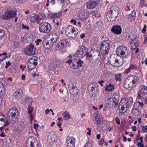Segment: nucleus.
<instances>
[{
	"label": "nucleus",
	"instance_id": "17",
	"mask_svg": "<svg viewBox=\"0 0 147 147\" xmlns=\"http://www.w3.org/2000/svg\"><path fill=\"white\" fill-rule=\"evenodd\" d=\"M121 28L120 26L115 25L112 27L111 30L114 34H121Z\"/></svg>",
	"mask_w": 147,
	"mask_h": 147
},
{
	"label": "nucleus",
	"instance_id": "16",
	"mask_svg": "<svg viewBox=\"0 0 147 147\" xmlns=\"http://www.w3.org/2000/svg\"><path fill=\"white\" fill-rule=\"evenodd\" d=\"M18 110L16 108H12L9 110L7 113V116L9 117L13 118L16 117V113H18Z\"/></svg>",
	"mask_w": 147,
	"mask_h": 147
},
{
	"label": "nucleus",
	"instance_id": "54",
	"mask_svg": "<svg viewBox=\"0 0 147 147\" xmlns=\"http://www.w3.org/2000/svg\"><path fill=\"white\" fill-rule=\"evenodd\" d=\"M42 41V40L41 39H38L35 41V42L36 43V45H38L39 42H41Z\"/></svg>",
	"mask_w": 147,
	"mask_h": 147
},
{
	"label": "nucleus",
	"instance_id": "26",
	"mask_svg": "<svg viewBox=\"0 0 147 147\" xmlns=\"http://www.w3.org/2000/svg\"><path fill=\"white\" fill-rule=\"evenodd\" d=\"M51 36V40L52 42V44L55 43L57 41L58 38V36L55 33H52Z\"/></svg>",
	"mask_w": 147,
	"mask_h": 147
},
{
	"label": "nucleus",
	"instance_id": "23",
	"mask_svg": "<svg viewBox=\"0 0 147 147\" xmlns=\"http://www.w3.org/2000/svg\"><path fill=\"white\" fill-rule=\"evenodd\" d=\"M22 94V91L21 90H18L15 92L13 96L16 99H17L20 98Z\"/></svg>",
	"mask_w": 147,
	"mask_h": 147
},
{
	"label": "nucleus",
	"instance_id": "51",
	"mask_svg": "<svg viewBox=\"0 0 147 147\" xmlns=\"http://www.w3.org/2000/svg\"><path fill=\"white\" fill-rule=\"evenodd\" d=\"M11 63L9 61L6 62V66L5 67V68L6 69L8 67L11 65Z\"/></svg>",
	"mask_w": 147,
	"mask_h": 147
},
{
	"label": "nucleus",
	"instance_id": "35",
	"mask_svg": "<svg viewBox=\"0 0 147 147\" xmlns=\"http://www.w3.org/2000/svg\"><path fill=\"white\" fill-rule=\"evenodd\" d=\"M141 92L144 94H147V87L144 86L142 87Z\"/></svg>",
	"mask_w": 147,
	"mask_h": 147
},
{
	"label": "nucleus",
	"instance_id": "4",
	"mask_svg": "<svg viewBox=\"0 0 147 147\" xmlns=\"http://www.w3.org/2000/svg\"><path fill=\"white\" fill-rule=\"evenodd\" d=\"M38 28L41 32L48 33L51 29V25L47 22H43L39 24Z\"/></svg>",
	"mask_w": 147,
	"mask_h": 147
},
{
	"label": "nucleus",
	"instance_id": "50",
	"mask_svg": "<svg viewBox=\"0 0 147 147\" xmlns=\"http://www.w3.org/2000/svg\"><path fill=\"white\" fill-rule=\"evenodd\" d=\"M101 119H98L96 121L97 125H100L101 123Z\"/></svg>",
	"mask_w": 147,
	"mask_h": 147
},
{
	"label": "nucleus",
	"instance_id": "14",
	"mask_svg": "<svg viewBox=\"0 0 147 147\" xmlns=\"http://www.w3.org/2000/svg\"><path fill=\"white\" fill-rule=\"evenodd\" d=\"M75 143V139L73 137H67L66 138V147H74Z\"/></svg>",
	"mask_w": 147,
	"mask_h": 147
},
{
	"label": "nucleus",
	"instance_id": "18",
	"mask_svg": "<svg viewBox=\"0 0 147 147\" xmlns=\"http://www.w3.org/2000/svg\"><path fill=\"white\" fill-rule=\"evenodd\" d=\"M37 63L36 61L30 60L27 63V66L30 70H32L36 66Z\"/></svg>",
	"mask_w": 147,
	"mask_h": 147
},
{
	"label": "nucleus",
	"instance_id": "32",
	"mask_svg": "<svg viewBox=\"0 0 147 147\" xmlns=\"http://www.w3.org/2000/svg\"><path fill=\"white\" fill-rule=\"evenodd\" d=\"M30 21L31 22L34 23L37 21H39L37 15H35L34 16L30 18Z\"/></svg>",
	"mask_w": 147,
	"mask_h": 147
},
{
	"label": "nucleus",
	"instance_id": "44",
	"mask_svg": "<svg viewBox=\"0 0 147 147\" xmlns=\"http://www.w3.org/2000/svg\"><path fill=\"white\" fill-rule=\"evenodd\" d=\"M5 34L4 31L1 29H0V40L4 36Z\"/></svg>",
	"mask_w": 147,
	"mask_h": 147
},
{
	"label": "nucleus",
	"instance_id": "62",
	"mask_svg": "<svg viewBox=\"0 0 147 147\" xmlns=\"http://www.w3.org/2000/svg\"><path fill=\"white\" fill-rule=\"evenodd\" d=\"M71 22L72 23H73V24L74 25H75L76 24V22L75 20H71Z\"/></svg>",
	"mask_w": 147,
	"mask_h": 147
},
{
	"label": "nucleus",
	"instance_id": "42",
	"mask_svg": "<svg viewBox=\"0 0 147 147\" xmlns=\"http://www.w3.org/2000/svg\"><path fill=\"white\" fill-rule=\"evenodd\" d=\"M92 143L91 141H88L84 147H92Z\"/></svg>",
	"mask_w": 147,
	"mask_h": 147
},
{
	"label": "nucleus",
	"instance_id": "58",
	"mask_svg": "<svg viewBox=\"0 0 147 147\" xmlns=\"http://www.w3.org/2000/svg\"><path fill=\"white\" fill-rule=\"evenodd\" d=\"M86 57H92V54L88 52H86Z\"/></svg>",
	"mask_w": 147,
	"mask_h": 147
},
{
	"label": "nucleus",
	"instance_id": "19",
	"mask_svg": "<svg viewBox=\"0 0 147 147\" xmlns=\"http://www.w3.org/2000/svg\"><path fill=\"white\" fill-rule=\"evenodd\" d=\"M68 43L69 42L67 40L63 39L57 43L56 46L57 48L61 47L64 46L66 47L68 45Z\"/></svg>",
	"mask_w": 147,
	"mask_h": 147
},
{
	"label": "nucleus",
	"instance_id": "45",
	"mask_svg": "<svg viewBox=\"0 0 147 147\" xmlns=\"http://www.w3.org/2000/svg\"><path fill=\"white\" fill-rule=\"evenodd\" d=\"M57 63L55 61H53L51 62V67H57Z\"/></svg>",
	"mask_w": 147,
	"mask_h": 147
},
{
	"label": "nucleus",
	"instance_id": "55",
	"mask_svg": "<svg viewBox=\"0 0 147 147\" xmlns=\"http://www.w3.org/2000/svg\"><path fill=\"white\" fill-rule=\"evenodd\" d=\"M104 140L103 139L101 138V140L99 143V144L102 146L104 143Z\"/></svg>",
	"mask_w": 147,
	"mask_h": 147
},
{
	"label": "nucleus",
	"instance_id": "30",
	"mask_svg": "<svg viewBox=\"0 0 147 147\" xmlns=\"http://www.w3.org/2000/svg\"><path fill=\"white\" fill-rule=\"evenodd\" d=\"M136 16V12L134 10H133L132 13L128 15L127 16V18L128 19H130L131 20H133L134 19V18Z\"/></svg>",
	"mask_w": 147,
	"mask_h": 147
},
{
	"label": "nucleus",
	"instance_id": "3",
	"mask_svg": "<svg viewBox=\"0 0 147 147\" xmlns=\"http://www.w3.org/2000/svg\"><path fill=\"white\" fill-rule=\"evenodd\" d=\"M133 102L132 98L129 97L127 98H123L121 101L119 106V108L123 111V113H125L127 110L128 108L131 106Z\"/></svg>",
	"mask_w": 147,
	"mask_h": 147
},
{
	"label": "nucleus",
	"instance_id": "15",
	"mask_svg": "<svg viewBox=\"0 0 147 147\" xmlns=\"http://www.w3.org/2000/svg\"><path fill=\"white\" fill-rule=\"evenodd\" d=\"M57 136L56 134L53 131L49 133L47 136V142L48 143L57 140Z\"/></svg>",
	"mask_w": 147,
	"mask_h": 147
},
{
	"label": "nucleus",
	"instance_id": "59",
	"mask_svg": "<svg viewBox=\"0 0 147 147\" xmlns=\"http://www.w3.org/2000/svg\"><path fill=\"white\" fill-rule=\"evenodd\" d=\"M22 29H25L27 30H28L29 29V27L25 26L23 24H22Z\"/></svg>",
	"mask_w": 147,
	"mask_h": 147
},
{
	"label": "nucleus",
	"instance_id": "53",
	"mask_svg": "<svg viewBox=\"0 0 147 147\" xmlns=\"http://www.w3.org/2000/svg\"><path fill=\"white\" fill-rule=\"evenodd\" d=\"M115 122L117 124L119 125L120 124V120L118 117H116L115 118Z\"/></svg>",
	"mask_w": 147,
	"mask_h": 147
},
{
	"label": "nucleus",
	"instance_id": "5",
	"mask_svg": "<svg viewBox=\"0 0 147 147\" xmlns=\"http://www.w3.org/2000/svg\"><path fill=\"white\" fill-rule=\"evenodd\" d=\"M66 34L69 37L74 38L77 35L78 31L73 26H69L65 30Z\"/></svg>",
	"mask_w": 147,
	"mask_h": 147
},
{
	"label": "nucleus",
	"instance_id": "24",
	"mask_svg": "<svg viewBox=\"0 0 147 147\" xmlns=\"http://www.w3.org/2000/svg\"><path fill=\"white\" fill-rule=\"evenodd\" d=\"M62 13L61 11L59 12L58 13H51L49 14V16L53 19H55L57 18L60 17L62 15Z\"/></svg>",
	"mask_w": 147,
	"mask_h": 147
},
{
	"label": "nucleus",
	"instance_id": "2",
	"mask_svg": "<svg viewBox=\"0 0 147 147\" xmlns=\"http://www.w3.org/2000/svg\"><path fill=\"white\" fill-rule=\"evenodd\" d=\"M119 13V8L115 6H112L108 11L106 17L108 20L113 22L115 20Z\"/></svg>",
	"mask_w": 147,
	"mask_h": 147
},
{
	"label": "nucleus",
	"instance_id": "29",
	"mask_svg": "<svg viewBox=\"0 0 147 147\" xmlns=\"http://www.w3.org/2000/svg\"><path fill=\"white\" fill-rule=\"evenodd\" d=\"M115 86L113 85L110 84L107 86L105 88L106 90L108 92H111L113 91V89L114 88Z\"/></svg>",
	"mask_w": 147,
	"mask_h": 147
},
{
	"label": "nucleus",
	"instance_id": "1",
	"mask_svg": "<svg viewBox=\"0 0 147 147\" xmlns=\"http://www.w3.org/2000/svg\"><path fill=\"white\" fill-rule=\"evenodd\" d=\"M116 52L117 55H121L123 61L122 62L120 63L117 59L115 60V63L119 65L118 66H120L123 64V61L124 60L123 58H127L130 53V51L127 47L123 45L118 47L116 50Z\"/></svg>",
	"mask_w": 147,
	"mask_h": 147
},
{
	"label": "nucleus",
	"instance_id": "20",
	"mask_svg": "<svg viewBox=\"0 0 147 147\" xmlns=\"http://www.w3.org/2000/svg\"><path fill=\"white\" fill-rule=\"evenodd\" d=\"M78 16L80 19L84 20L88 18V15L87 12H82L78 14Z\"/></svg>",
	"mask_w": 147,
	"mask_h": 147
},
{
	"label": "nucleus",
	"instance_id": "11",
	"mask_svg": "<svg viewBox=\"0 0 147 147\" xmlns=\"http://www.w3.org/2000/svg\"><path fill=\"white\" fill-rule=\"evenodd\" d=\"M98 0H90L87 3L86 6L88 9H93L98 5Z\"/></svg>",
	"mask_w": 147,
	"mask_h": 147
},
{
	"label": "nucleus",
	"instance_id": "12",
	"mask_svg": "<svg viewBox=\"0 0 147 147\" xmlns=\"http://www.w3.org/2000/svg\"><path fill=\"white\" fill-rule=\"evenodd\" d=\"M68 88L71 94L72 95L77 94L80 91L77 87L74 85L72 83H71L69 85Z\"/></svg>",
	"mask_w": 147,
	"mask_h": 147
},
{
	"label": "nucleus",
	"instance_id": "13",
	"mask_svg": "<svg viewBox=\"0 0 147 147\" xmlns=\"http://www.w3.org/2000/svg\"><path fill=\"white\" fill-rule=\"evenodd\" d=\"M107 102V104L111 108L116 107L118 104V100L114 97L109 98Z\"/></svg>",
	"mask_w": 147,
	"mask_h": 147
},
{
	"label": "nucleus",
	"instance_id": "64",
	"mask_svg": "<svg viewBox=\"0 0 147 147\" xmlns=\"http://www.w3.org/2000/svg\"><path fill=\"white\" fill-rule=\"evenodd\" d=\"M38 127V124H34V128L36 129H37V128Z\"/></svg>",
	"mask_w": 147,
	"mask_h": 147
},
{
	"label": "nucleus",
	"instance_id": "8",
	"mask_svg": "<svg viewBox=\"0 0 147 147\" xmlns=\"http://www.w3.org/2000/svg\"><path fill=\"white\" fill-rule=\"evenodd\" d=\"M136 80L133 79L132 77H129L125 80L124 86L126 89L133 87V84L136 83Z\"/></svg>",
	"mask_w": 147,
	"mask_h": 147
},
{
	"label": "nucleus",
	"instance_id": "38",
	"mask_svg": "<svg viewBox=\"0 0 147 147\" xmlns=\"http://www.w3.org/2000/svg\"><path fill=\"white\" fill-rule=\"evenodd\" d=\"M36 15L39 20L43 19L45 18V15L44 14L42 13H39Z\"/></svg>",
	"mask_w": 147,
	"mask_h": 147
},
{
	"label": "nucleus",
	"instance_id": "34",
	"mask_svg": "<svg viewBox=\"0 0 147 147\" xmlns=\"http://www.w3.org/2000/svg\"><path fill=\"white\" fill-rule=\"evenodd\" d=\"M103 26V23L101 21H99L97 22L95 27L98 28H101Z\"/></svg>",
	"mask_w": 147,
	"mask_h": 147
},
{
	"label": "nucleus",
	"instance_id": "36",
	"mask_svg": "<svg viewBox=\"0 0 147 147\" xmlns=\"http://www.w3.org/2000/svg\"><path fill=\"white\" fill-rule=\"evenodd\" d=\"M63 117L65 118V120L67 119H69L71 118V117L69 114L66 111L64 112L63 115Z\"/></svg>",
	"mask_w": 147,
	"mask_h": 147
},
{
	"label": "nucleus",
	"instance_id": "49",
	"mask_svg": "<svg viewBox=\"0 0 147 147\" xmlns=\"http://www.w3.org/2000/svg\"><path fill=\"white\" fill-rule=\"evenodd\" d=\"M131 70L136 69H137V67L135 65H131L129 67Z\"/></svg>",
	"mask_w": 147,
	"mask_h": 147
},
{
	"label": "nucleus",
	"instance_id": "22",
	"mask_svg": "<svg viewBox=\"0 0 147 147\" xmlns=\"http://www.w3.org/2000/svg\"><path fill=\"white\" fill-rule=\"evenodd\" d=\"M24 50L25 53L28 55H34L36 53V51H34L27 47L24 48Z\"/></svg>",
	"mask_w": 147,
	"mask_h": 147
},
{
	"label": "nucleus",
	"instance_id": "47",
	"mask_svg": "<svg viewBox=\"0 0 147 147\" xmlns=\"http://www.w3.org/2000/svg\"><path fill=\"white\" fill-rule=\"evenodd\" d=\"M28 47L31 49L32 50H34V51H36V49L34 48V45L32 44H30L29 46Z\"/></svg>",
	"mask_w": 147,
	"mask_h": 147
},
{
	"label": "nucleus",
	"instance_id": "61",
	"mask_svg": "<svg viewBox=\"0 0 147 147\" xmlns=\"http://www.w3.org/2000/svg\"><path fill=\"white\" fill-rule=\"evenodd\" d=\"M77 67L76 66L75 64L74 63L71 66V68L74 69H77Z\"/></svg>",
	"mask_w": 147,
	"mask_h": 147
},
{
	"label": "nucleus",
	"instance_id": "48",
	"mask_svg": "<svg viewBox=\"0 0 147 147\" xmlns=\"http://www.w3.org/2000/svg\"><path fill=\"white\" fill-rule=\"evenodd\" d=\"M28 38V39H27V40L29 42H32L34 40V38L33 37L32 35H30Z\"/></svg>",
	"mask_w": 147,
	"mask_h": 147
},
{
	"label": "nucleus",
	"instance_id": "41",
	"mask_svg": "<svg viewBox=\"0 0 147 147\" xmlns=\"http://www.w3.org/2000/svg\"><path fill=\"white\" fill-rule=\"evenodd\" d=\"M95 88L93 86L92 84H90L88 86V89L89 92H92L95 89Z\"/></svg>",
	"mask_w": 147,
	"mask_h": 147
},
{
	"label": "nucleus",
	"instance_id": "25",
	"mask_svg": "<svg viewBox=\"0 0 147 147\" xmlns=\"http://www.w3.org/2000/svg\"><path fill=\"white\" fill-rule=\"evenodd\" d=\"M42 44L43 47L46 49H49L50 47V46L52 44L51 42H50L46 40L43 41Z\"/></svg>",
	"mask_w": 147,
	"mask_h": 147
},
{
	"label": "nucleus",
	"instance_id": "56",
	"mask_svg": "<svg viewBox=\"0 0 147 147\" xmlns=\"http://www.w3.org/2000/svg\"><path fill=\"white\" fill-rule=\"evenodd\" d=\"M11 56V55H9L8 56H5L3 57L2 59H0V61H3L6 58H9Z\"/></svg>",
	"mask_w": 147,
	"mask_h": 147
},
{
	"label": "nucleus",
	"instance_id": "40",
	"mask_svg": "<svg viewBox=\"0 0 147 147\" xmlns=\"http://www.w3.org/2000/svg\"><path fill=\"white\" fill-rule=\"evenodd\" d=\"M139 109L138 108H134L133 109L132 112L135 115H137L139 113Z\"/></svg>",
	"mask_w": 147,
	"mask_h": 147
},
{
	"label": "nucleus",
	"instance_id": "28",
	"mask_svg": "<svg viewBox=\"0 0 147 147\" xmlns=\"http://www.w3.org/2000/svg\"><path fill=\"white\" fill-rule=\"evenodd\" d=\"M51 147H60L59 144L57 140L48 143Z\"/></svg>",
	"mask_w": 147,
	"mask_h": 147
},
{
	"label": "nucleus",
	"instance_id": "52",
	"mask_svg": "<svg viewBox=\"0 0 147 147\" xmlns=\"http://www.w3.org/2000/svg\"><path fill=\"white\" fill-rule=\"evenodd\" d=\"M142 129L144 132L147 133V126H144L142 127Z\"/></svg>",
	"mask_w": 147,
	"mask_h": 147
},
{
	"label": "nucleus",
	"instance_id": "57",
	"mask_svg": "<svg viewBox=\"0 0 147 147\" xmlns=\"http://www.w3.org/2000/svg\"><path fill=\"white\" fill-rule=\"evenodd\" d=\"M98 13L97 11H94L93 13V15H94L96 17H98L99 16V15L98 14Z\"/></svg>",
	"mask_w": 147,
	"mask_h": 147
},
{
	"label": "nucleus",
	"instance_id": "60",
	"mask_svg": "<svg viewBox=\"0 0 147 147\" xmlns=\"http://www.w3.org/2000/svg\"><path fill=\"white\" fill-rule=\"evenodd\" d=\"M142 143H141V142H139L137 144V146L138 147H144V145L142 144Z\"/></svg>",
	"mask_w": 147,
	"mask_h": 147
},
{
	"label": "nucleus",
	"instance_id": "27",
	"mask_svg": "<svg viewBox=\"0 0 147 147\" xmlns=\"http://www.w3.org/2000/svg\"><path fill=\"white\" fill-rule=\"evenodd\" d=\"M93 54V57L95 58L96 60L98 59L100 56L101 55L100 51L98 49L94 51Z\"/></svg>",
	"mask_w": 147,
	"mask_h": 147
},
{
	"label": "nucleus",
	"instance_id": "37",
	"mask_svg": "<svg viewBox=\"0 0 147 147\" xmlns=\"http://www.w3.org/2000/svg\"><path fill=\"white\" fill-rule=\"evenodd\" d=\"M121 74L119 73L117 74H116L115 76V79L117 81H120L121 80Z\"/></svg>",
	"mask_w": 147,
	"mask_h": 147
},
{
	"label": "nucleus",
	"instance_id": "7",
	"mask_svg": "<svg viewBox=\"0 0 147 147\" xmlns=\"http://www.w3.org/2000/svg\"><path fill=\"white\" fill-rule=\"evenodd\" d=\"M88 51L87 47L84 46H81L77 51L75 56L78 57L79 58H82L86 55V53Z\"/></svg>",
	"mask_w": 147,
	"mask_h": 147
},
{
	"label": "nucleus",
	"instance_id": "46",
	"mask_svg": "<svg viewBox=\"0 0 147 147\" xmlns=\"http://www.w3.org/2000/svg\"><path fill=\"white\" fill-rule=\"evenodd\" d=\"M83 63V62L80 59H79L78 61L77 62V66L78 67H81L82 66V64Z\"/></svg>",
	"mask_w": 147,
	"mask_h": 147
},
{
	"label": "nucleus",
	"instance_id": "10",
	"mask_svg": "<svg viewBox=\"0 0 147 147\" xmlns=\"http://www.w3.org/2000/svg\"><path fill=\"white\" fill-rule=\"evenodd\" d=\"M27 144L28 145V147H38V143L36 138L32 137L29 138L27 140Z\"/></svg>",
	"mask_w": 147,
	"mask_h": 147
},
{
	"label": "nucleus",
	"instance_id": "9",
	"mask_svg": "<svg viewBox=\"0 0 147 147\" xmlns=\"http://www.w3.org/2000/svg\"><path fill=\"white\" fill-rule=\"evenodd\" d=\"M16 15V13L15 11L9 10H7L4 14L2 15L1 17L4 20H8L15 17Z\"/></svg>",
	"mask_w": 147,
	"mask_h": 147
},
{
	"label": "nucleus",
	"instance_id": "43",
	"mask_svg": "<svg viewBox=\"0 0 147 147\" xmlns=\"http://www.w3.org/2000/svg\"><path fill=\"white\" fill-rule=\"evenodd\" d=\"M5 90L4 88L3 83L0 82V93L3 92Z\"/></svg>",
	"mask_w": 147,
	"mask_h": 147
},
{
	"label": "nucleus",
	"instance_id": "21",
	"mask_svg": "<svg viewBox=\"0 0 147 147\" xmlns=\"http://www.w3.org/2000/svg\"><path fill=\"white\" fill-rule=\"evenodd\" d=\"M139 45V42L137 40H135L132 42L131 41V48L133 50H134L136 49L138 47Z\"/></svg>",
	"mask_w": 147,
	"mask_h": 147
},
{
	"label": "nucleus",
	"instance_id": "33",
	"mask_svg": "<svg viewBox=\"0 0 147 147\" xmlns=\"http://www.w3.org/2000/svg\"><path fill=\"white\" fill-rule=\"evenodd\" d=\"M32 108L31 107H30L28 108V113L30 115V119L32 121L34 119L33 116L32 114Z\"/></svg>",
	"mask_w": 147,
	"mask_h": 147
},
{
	"label": "nucleus",
	"instance_id": "39",
	"mask_svg": "<svg viewBox=\"0 0 147 147\" xmlns=\"http://www.w3.org/2000/svg\"><path fill=\"white\" fill-rule=\"evenodd\" d=\"M25 101L26 103H30L28 106L30 107L32 102V99L30 98L27 97L25 98Z\"/></svg>",
	"mask_w": 147,
	"mask_h": 147
},
{
	"label": "nucleus",
	"instance_id": "63",
	"mask_svg": "<svg viewBox=\"0 0 147 147\" xmlns=\"http://www.w3.org/2000/svg\"><path fill=\"white\" fill-rule=\"evenodd\" d=\"M104 82V81L103 80H102L101 81H98V83L100 85L102 86H103V84L102 83Z\"/></svg>",
	"mask_w": 147,
	"mask_h": 147
},
{
	"label": "nucleus",
	"instance_id": "6",
	"mask_svg": "<svg viewBox=\"0 0 147 147\" xmlns=\"http://www.w3.org/2000/svg\"><path fill=\"white\" fill-rule=\"evenodd\" d=\"M109 41L107 40H103L100 46V50L104 54H107L109 51L110 43Z\"/></svg>",
	"mask_w": 147,
	"mask_h": 147
},
{
	"label": "nucleus",
	"instance_id": "31",
	"mask_svg": "<svg viewBox=\"0 0 147 147\" xmlns=\"http://www.w3.org/2000/svg\"><path fill=\"white\" fill-rule=\"evenodd\" d=\"M128 38L131 41H133L135 40H137L135 35L134 34H130L128 36Z\"/></svg>",
	"mask_w": 147,
	"mask_h": 147
}]
</instances>
